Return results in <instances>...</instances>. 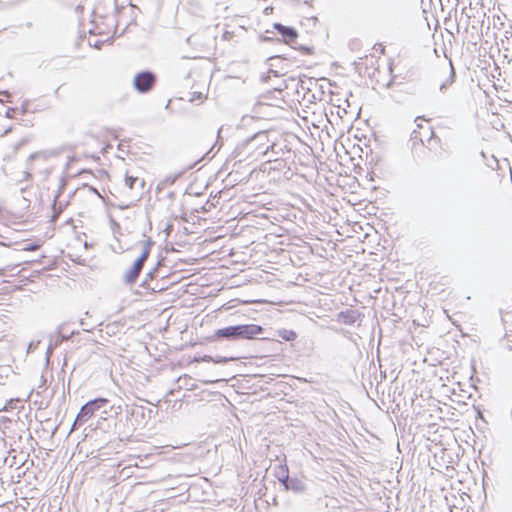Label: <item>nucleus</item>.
<instances>
[{"mask_svg":"<svg viewBox=\"0 0 512 512\" xmlns=\"http://www.w3.org/2000/svg\"><path fill=\"white\" fill-rule=\"evenodd\" d=\"M178 178V175H168L165 178H163L159 183L157 188L159 190L166 188L167 186H170L174 184L176 179Z\"/></svg>","mask_w":512,"mask_h":512,"instance_id":"nucleus-13","label":"nucleus"},{"mask_svg":"<svg viewBox=\"0 0 512 512\" xmlns=\"http://www.w3.org/2000/svg\"><path fill=\"white\" fill-rule=\"evenodd\" d=\"M277 477H282V470L279 468V471L277 472Z\"/></svg>","mask_w":512,"mask_h":512,"instance_id":"nucleus-25","label":"nucleus"},{"mask_svg":"<svg viewBox=\"0 0 512 512\" xmlns=\"http://www.w3.org/2000/svg\"><path fill=\"white\" fill-rule=\"evenodd\" d=\"M38 248L37 245H30L28 248H26V250H29V251H34Z\"/></svg>","mask_w":512,"mask_h":512,"instance_id":"nucleus-21","label":"nucleus"},{"mask_svg":"<svg viewBox=\"0 0 512 512\" xmlns=\"http://www.w3.org/2000/svg\"><path fill=\"white\" fill-rule=\"evenodd\" d=\"M59 150L40 151L30 155L29 161L41 159L43 161L48 160L50 157H56L59 154Z\"/></svg>","mask_w":512,"mask_h":512,"instance_id":"nucleus-9","label":"nucleus"},{"mask_svg":"<svg viewBox=\"0 0 512 512\" xmlns=\"http://www.w3.org/2000/svg\"><path fill=\"white\" fill-rule=\"evenodd\" d=\"M15 112H16L15 108H8V110L6 111V117L7 118H14Z\"/></svg>","mask_w":512,"mask_h":512,"instance_id":"nucleus-15","label":"nucleus"},{"mask_svg":"<svg viewBox=\"0 0 512 512\" xmlns=\"http://www.w3.org/2000/svg\"><path fill=\"white\" fill-rule=\"evenodd\" d=\"M125 184L130 189H133L135 185H139L141 188L144 187V180L137 176L129 175L128 172L125 175Z\"/></svg>","mask_w":512,"mask_h":512,"instance_id":"nucleus-11","label":"nucleus"},{"mask_svg":"<svg viewBox=\"0 0 512 512\" xmlns=\"http://www.w3.org/2000/svg\"><path fill=\"white\" fill-rule=\"evenodd\" d=\"M128 207H129V205H124V204H121V205L119 206V208H120V209H122V210H123V209H126V208H128Z\"/></svg>","mask_w":512,"mask_h":512,"instance_id":"nucleus-24","label":"nucleus"},{"mask_svg":"<svg viewBox=\"0 0 512 512\" xmlns=\"http://www.w3.org/2000/svg\"><path fill=\"white\" fill-rule=\"evenodd\" d=\"M454 77H455V71H454L452 63L450 62V73H449V76H448V78L445 81H443L440 84V91L441 92H445V90L454 82Z\"/></svg>","mask_w":512,"mask_h":512,"instance_id":"nucleus-12","label":"nucleus"},{"mask_svg":"<svg viewBox=\"0 0 512 512\" xmlns=\"http://www.w3.org/2000/svg\"><path fill=\"white\" fill-rule=\"evenodd\" d=\"M156 84V75L151 71H142L137 73L133 79V86L139 93L150 92Z\"/></svg>","mask_w":512,"mask_h":512,"instance_id":"nucleus-4","label":"nucleus"},{"mask_svg":"<svg viewBox=\"0 0 512 512\" xmlns=\"http://www.w3.org/2000/svg\"><path fill=\"white\" fill-rule=\"evenodd\" d=\"M338 317L344 324L352 325L358 320L359 314L354 310H347L340 312Z\"/></svg>","mask_w":512,"mask_h":512,"instance_id":"nucleus-8","label":"nucleus"},{"mask_svg":"<svg viewBox=\"0 0 512 512\" xmlns=\"http://www.w3.org/2000/svg\"><path fill=\"white\" fill-rule=\"evenodd\" d=\"M282 470V477H279V481L282 482L286 489H291L294 491H299L302 489V483L297 479H290L288 475V470L284 466H280Z\"/></svg>","mask_w":512,"mask_h":512,"instance_id":"nucleus-7","label":"nucleus"},{"mask_svg":"<svg viewBox=\"0 0 512 512\" xmlns=\"http://www.w3.org/2000/svg\"><path fill=\"white\" fill-rule=\"evenodd\" d=\"M0 96H3V98H9L11 94L8 91H1Z\"/></svg>","mask_w":512,"mask_h":512,"instance_id":"nucleus-17","label":"nucleus"},{"mask_svg":"<svg viewBox=\"0 0 512 512\" xmlns=\"http://www.w3.org/2000/svg\"><path fill=\"white\" fill-rule=\"evenodd\" d=\"M263 327L256 324H243L228 326L225 328L218 329L214 332L213 338L228 339V340H240V339H255L263 333Z\"/></svg>","mask_w":512,"mask_h":512,"instance_id":"nucleus-1","label":"nucleus"},{"mask_svg":"<svg viewBox=\"0 0 512 512\" xmlns=\"http://www.w3.org/2000/svg\"><path fill=\"white\" fill-rule=\"evenodd\" d=\"M274 28L283 37L287 44L293 45L298 37L297 31L292 27L284 26L280 23H275Z\"/></svg>","mask_w":512,"mask_h":512,"instance_id":"nucleus-6","label":"nucleus"},{"mask_svg":"<svg viewBox=\"0 0 512 512\" xmlns=\"http://www.w3.org/2000/svg\"><path fill=\"white\" fill-rule=\"evenodd\" d=\"M154 245V241L151 238H147L142 242V251L140 256L135 260L132 267L127 270L124 274V282L127 284H133L139 277V274L149 257L152 246Z\"/></svg>","mask_w":512,"mask_h":512,"instance_id":"nucleus-2","label":"nucleus"},{"mask_svg":"<svg viewBox=\"0 0 512 512\" xmlns=\"http://www.w3.org/2000/svg\"><path fill=\"white\" fill-rule=\"evenodd\" d=\"M108 403L109 400L106 398H96L88 401L81 407L73 423L72 429H75L76 426H80L87 422L91 417H93L96 411L105 408Z\"/></svg>","mask_w":512,"mask_h":512,"instance_id":"nucleus-3","label":"nucleus"},{"mask_svg":"<svg viewBox=\"0 0 512 512\" xmlns=\"http://www.w3.org/2000/svg\"><path fill=\"white\" fill-rule=\"evenodd\" d=\"M15 401H18V399H11L7 402V404L4 406V410H9L13 408V403Z\"/></svg>","mask_w":512,"mask_h":512,"instance_id":"nucleus-16","label":"nucleus"},{"mask_svg":"<svg viewBox=\"0 0 512 512\" xmlns=\"http://www.w3.org/2000/svg\"><path fill=\"white\" fill-rule=\"evenodd\" d=\"M74 160H75V158H74V157H69V160H68V162H67V167H69V166H70V164H71Z\"/></svg>","mask_w":512,"mask_h":512,"instance_id":"nucleus-23","label":"nucleus"},{"mask_svg":"<svg viewBox=\"0 0 512 512\" xmlns=\"http://www.w3.org/2000/svg\"><path fill=\"white\" fill-rule=\"evenodd\" d=\"M2 338H3V336H2V335H0V340H1Z\"/></svg>","mask_w":512,"mask_h":512,"instance_id":"nucleus-26","label":"nucleus"},{"mask_svg":"<svg viewBox=\"0 0 512 512\" xmlns=\"http://www.w3.org/2000/svg\"><path fill=\"white\" fill-rule=\"evenodd\" d=\"M78 334V331L72 330L69 334L65 333V326L61 325L58 330V335L55 340V346H58L63 341L69 340L71 336Z\"/></svg>","mask_w":512,"mask_h":512,"instance_id":"nucleus-10","label":"nucleus"},{"mask_svg":"<svg viewBox=\"0 0 512 512\" xmlns=\"http://www.w3.org/2000/svg\"><path fill=\"white\" fill-rule=\"evenodd\" d=\"M55 347H56L55 343L54 344L50 343L47 352L51 353Z\"/></svg>","mask_w":512,"mask_h":512,"instance_id":"nucleus-20","label":"nucleus"},{"mask_svg":"<svg viewBox=\"0 0 512 512\" xmlns=\"http://www.w3.org/2000/svg\"><path fill=\"white\" fill-rule=\"evenodd\" d=\"M214 358L212 356H204L203 358V361H206V362H213Z\"/></svg>","mask_w":512,"mask_h":512,"instance_id":"nucleus-18","label":"nucleus"},{"mask_svg":"<svg viewBox=\"0 0 512 512\" xmlns=\"http://www.w3.org/2000/svg\"><path fill=\"white\" fill-rule=\"evenodd\" d=\"M290 335H291V337H286L287 340H291V339H294L296 337V334L293 331H290Z\"/></svg>","mask_w":512,"mask_h":512,"instance_id":"nucleus-22","label":"nucleus"},{"mask_svg":"<svg viewBox=\"0 0 512 512\" xmlns=\"http://www.w3.org/2000/svg\"><path fill=\"white\" fill-rule=\"evenodd\" d=\"M268 142L267 132L261 131L247 139L246 145L249 149L254 150L258 155H265L271 147Z\"/></svg>","mask_w":512,"mask_h":512,"instance_id":"nucleus-5","label":"nucleus"},{"mask_svg":"<svg viewBox=\"0 0 512 512\" xmlns=\"http://www.w3.org/2000/svg\"><path fill=\"white\" fill-rule=\"evenodd\" d=\"M233 359H234V358H230V359H228V358H226V357H216V358H214L213 362H214V363H225V362H227L228 360H233Z\"/></svg>","mask_w":512,"mask_h":512,"instance_id":"nucleus-14","label":"nucleus"},{"mask_svg":"<svg viewBox=\"0 0 512 512\" xmlns=\"http://www.w3.org/2000/svg\"><path fill=\"white\" fill-rule=\"evenodd\" d=\"M80 324L83 326V330L84 331H91L92 330V328H88V327L85 326V323H84L83 320L80 321Z\"/></svg>","mask_w":512,"mask_h":512,"instance_id":"nucleus-19","label":"nucleus"}]
</instances>
